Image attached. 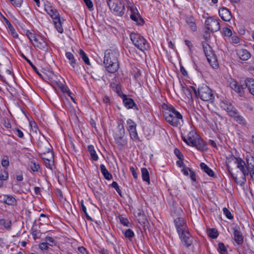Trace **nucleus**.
Wrapping results in <instances>:
<instances>
[{
  "instance_id": "obj_50",
  "label": "nucleus",
  "mask_w": 254,
  "mask_h": 254,
  "mask_svg": "<svg viewBox=\"0 0 254 254\" xmlns=\"http://www.w3.org/2000/svg\"><path fill=\"white\" fill-rule=\"evenodd\" d=\"M30 167L31 169L34 172L38 171L40 168L39 165L38 163L33 161L31 162Z\"/></svg>"
},
{
  "instance_id": "obj_49",
  "label": "nucleus",
  "mask_w": 254,
  "mask_h": 254,
  "mask_svg": "<svg viewBox=\"0 0 254 254\" xmlns=\"http://www.w3.org/2000/svg\"><path fill=\"white\" fill-rule=\"evenodd\" d=\"M223 213L228 219L231 220L233 218V216L231 214V212L226 207L223 208Z\"/></svg>"
},
{
  "instance_id": "obj_20",
  "label": "nucleus",
  "mask_w": 254,
  "mask_h": 254,
  "mask_svg": "<svg viewBox=\"0 0 254 254\" xmlns=\"http://www.w3.org/2000/svg\"><path fill=\"white\" fill-rule=\"evenodd\" d=\"M191 146H195L197 149L201 151H205L207 150V145L205 143L204 141L199 137L196 139L194 143L191 144Z\"/></svg>"
},
{
  "instance_id": "obj_33",
  "label": "nucleus",
  "mask_w": 254,
  "mask_h": 254,
  "mask_svg": "<svg viewBox=\"0 0 254 254\" xmlns=\"http://www.w3.org/2000/svg\"><path fill=\"white\" fill-rule=\"evenodd\" d=\"M233 106L230 102L227 100H224L221 101L220 103V107L226 111H228L232 109Z\"/></svg>"
},
{
  "instance_id": "obj_11",
  "label": "nucleus",
  "mask_w": 254,
  "mask_h": 254,
  "mask_svg": "<svg viewBox=\"0 0 254 254\" xmlns=\"http://www.w3.org/2000/svg\"><path fill=\"white\" fill-rule=\"evenodd\" d=\"M127 128L129 132L130 137L134 141H140L138 133L136 131V124L132 120L129 119L127 121Z\"/></svg>"
},
{
  "instance_id": "obj_4",
  "label": "nucleus",
  "mask_w": 254,
  "mask_h": 254,
  "mask_svg": "<svg viewBox=\"0 0 254 254\" xmlns=\"http://www.w3.org/2000/svg\"><path fill=\"white\" fill-rule=\"evenodd\" d=\"M166 122L174 127H181L184 124L183 116L173 106H170L163 114Z\"/></svg>"
},
{
  "instance_id": "obj_46",
  "label": "nucleus",
  "mask_w": 254,
  "mask_h": 254,
  "mask_svg": "<svg viewBox=\"0 0 254 254\" xmlns=\"http://www.w3.org/2000/svg\"><path fill=\"white\" fill-rule=\"evenodd\" d=\"M208 236L212 239H215L218 236V233L216 229H211L208 231Z\"/></svg>"
},
{
  "instance_id": "obj_27",
  "label": "nucleus",
  "mask_w": 254,
  "mask_h": 254,
  "mask_svg": "<svg viewBox=\"0 0 254 254\" xmlns=\"http://www.w3.org/2000/svg\"><path fill=\"white\" fill-rule=\"evenodd\" d=\"M134 9L135 10L132 12L131 11V13L130 15V17L132 20L135 21L138 25H141L143 24L144 20L141 17H140L139 15L134 14V13L135 12V11H137L136 8L134 7Z\"/></svg>"
},
{
  "instance_id": "obj_38",
  "label": "nucleus",
  "mask_w": 254,
  "mask_h": 254,
  "mask_svg": "<svg viewBox=\"0 0 254 254\" xmlns=\"http://www.w3.org/2000/svg\"><path fill=\"white\" fill-rule=\"evenodd\" d=\"M118 132L116 133L115 137H124L125 134V130L123 124H119L118 125Z\"/></svg>"
},
{
  "instance_id": "obj_32",
  "label": "nucleus",
  "mask_w": 254,
  "mask_h": 254,
  "mask_svg": "<svg viewBox=\"0 0 254 254\" xmlns=\"http://www.w3.org/2000/svg\"><path fill=\"white\" fill-rule=\"evenodd\" d=\"M88 150L90 153L91 159L94 161L98 160V156L95 150L94 147L92 145H89L88 146Z\"/></svg>"
},
{
  "instance_id": "obj_12",
  "label": "nucleus",
  "mask_w": 254,
  "mask_h": 254,
  "mask_svg": "<svg viewBox=\"0 0 254 254\" xmlns=\"http://www.w3.org/2000/svg\"><path fill=\"white\" fill-rule=\"evenodd\" d=\"M218 19L210 17L207 18L205 21V27L207 30L212 32L218 31L220 28Z\"/></svg>"
},
{
  "instance_id": "obj_59",
  "label": "nucleus",
  "mask_w": 254,
  "mask_h": 254,
  "mask_svg": "<svg viewBox=\"0 0 254 254\" xmlns=\"http://www.w3.org/2000/svg\"><path fill=\"white\" fill-rule=\"evenodd\" d=\"M227 169L228 170V171L231 175V177L235 180L236 181L237 177L232 173V170L233 169L230 167V166L229 164H227Z\"/></svg>"
},
{
  "instance_id": "obj_54",
  "label": "nucleus",
  "mask_w": 254,
  "mask_h": 254,
  "mask_svg": "<svg viewBox=\"0 0 254 254\" xmlns=\"http://www.w3.org/2000/svg\"><path fill=\"white\" fill-rule=\"evenodd\" d=\"M1 164L3 167H7L9 166V160L7 156H5L1 160Z\"/></svg>"
},
{
  "instance_id": "obj_16",
  "label": "nucleus",
  "mask_w": 254,
  "mask_h": 254,
  "mask_svg": "<svg viewBox=\"0 0 254 254\" xmlns=\"http://www.w3.org/2000/svg\"><path fill=\"white\" fill-rule=\"evenodd\" d=\"M33 46L37 48L42 50H46L48 49V43L41 36L38 37V39L33 42Z\"/></svg>"
},
{
  "instance_id": "obj_35",
  "label": "nucleus",
  "mask_w": 254,
  "mask_h": 254,
  "mask_svg": "<svg viewBox=\"0 0 254 254\" xmlns=\"http://www.w3.org/2000/svg\"><path fill=\"white\" fill-rule=\"evenodd\" d=\"M79 54L81 57V58L82 59L83 61L84 62V63L87 65H90V61L87 57L86 54L85 53V52L81 49H79Z\"/></svg>"
},
{
  "instance_id": "obj_64",
  "label": "nucleus",
  "mask_w": 254,
  "mask_h": 254,
  "mask_svg": "<svg viewBox=\"0 0 254 254\" xmlns=\"http://www.w3.org/2000/svg\"><path fill=\"white\" fill-rule=\"evenodd\" d=\"M189 172L190 173V178L191 180L192 181L195 182L196 180L195 173L192 170H189Z\"/></svg>"
},
{
  "instance_id": "obj_22",
  "label": "nucleus",
  "mask_w": 254,
  "mask_h": 254,
  "mask_svg": "<svg viewBox=\"0 0 254 254\" xmlns=\"http://www.w3.org/2000/svg\"><path fill=\"white\" fill-rule=\"evenodd\" d=\"M246 87H247L250 93L254 96V79L251 78H247L244 81Z\"/></svg>"
},
{
  "instance_id": "obj_21",
  "label": "nucleus",
  "mask_w": 254,
  "mask_h": 254,
  "mask_svg": "<svg viewBox=\"0 0 254 254\" xmlns=\"http://www.w3.org/2000/svg\"><path fill=\"white\" fill-rule=\"evenodd\" d=\"M65 56L68 60L70 65L74 70H76L78 68V65L73 55L70 52H66Z\"/></svg>"
},
{
  "instance_id": "obj_17",
  "label": "nucleus",
  "mask_w": 254,
  "mask_h": 254,
  "mask_svg": "<svg viewBox=\"0 0 254 254\" xmlns=\"http://www.w3.org/2000/svg\"><path fill=\"white\" fill-rule=\"evenodd\" d=\"M51 146L48 141H45L44 143L39 144V150L41 155L47 153L48 155L50 153L53 154V151L51 149Z\"/></svg>"
},
{
  "instance_id": "obj_60",
  "label": "nucleus",
  "mask_w": 254,
  "mask_h": 254,
  "mask_svg": "<svg viewBox=\"0 0 254 254\" xmlns=\"http://www.w3.org/2000/svg\"><path fill=\"white\" fill-rule=\"evenodd\" d=\"M9 32H10V34L11 35L14 37V38H16L18 37V34L16 32L14 28L13 27H11L10 28H9Z\"/></svg>"
},
{
  "instance_id": "obj_25",
  "label": "nucleus",
  "mask_w": 254,
  "mask_h": 254,
  "mask_svg": "<svg viewBox=\"0 0 254 254\" xmlns=\"http://www.w3.org/2000/svg\"><path fill=\"white\" fill-rule=\"evenodd\" d=\"M187 136L188 137V138L187 139L188 144L190 146L194 143L196 139L198 138V135L194 131H190Z\"/></svg>"
},
{
  "instance_id": "obj_31",
  "label": "nucleus",
  "mask_w": 254,
  "mask_h": 254,
  "mask_svg": "<svg viewBox=\"0 0 254 254\" xmlns=\"http://www.w3.org/2000/svg\"><path fill=\"white\" fill-rule=\"evenodd\" d=\"M115 141L120 148H122L127 144V140L124 137H115Z\"/></svg>"
},
{
  "instance_id": "obj_53",
  "label": "nucleus",
  "mask_w": 254,
  "mask_h": 254,
  "mask_svg": "<svg viewBox=\"0 0 254 254\" xmlns=\"http://www.w3.org/2000/svg\"><path fill=\"white\" fill-rule=\"evenodd\" d=\"M136 216L139 218V220L144 219V213L141 209H138L136 212Z\"/></svg>"
},
{
  "instance_id": "obj_48",
  "label": "nucleus",
  "mask_w": 254,
  "mask_h": 254,
  "mask_svg": "<svg viewBox=\"0 0 254 254\" xmlns=\"http://www.w3.org/2000/svg\"><path fill=\"white\" fill-rule=\"evenodd\" d=\"M9 1L15 7H20L22 5L23 0H9Z\"/></svg>"
},
{
  "instance_id": "obj_9",
  "label": "nucleus",
  "mask_w": 254,
  "mask_h": 254,
  "mask_svg": "<svg viewBox=\"0 0 254 254\" xmlns=\"http://www.w3.org/2000/svg\"><path fill=\"white\" fill-rule=\"evenodd\" d=\"M130 38L133 45L139 50L144 51L148 48L149 45L147 41L139 34L131 33L130 35Z\"/></svg>"
},
{
  "instance_id": "obj_58",
  "label": "nucleus",
  "mask_w": 254,
  "mask_h": 254,
  "mask_svg": "<svg viewBox=\"0 0 254 254\" xmlns=\"http://www.w3.org/2000/svg\"><path fill=\"white\" fill-rule=\"evenodd\" d=\"M85 3L86 4L87 7L90 10L92 9L93 8V3L91 0H83Z\"/></svg>"
},
{
  "instance_id": "obj_10",
  "label": "nucleus",
  "mask_w": 254,
  "mask_h": 254,
  "mask_svg": "<svg viewBox=\"0 0 254 254\" xmlns=\"http://www.w3.org/2000/svg\"><path fill=\"white\" fill-rule=\"evenodd\" d=\"M234 163L237 165V168L243 173L242 181L241 185L244 184L246 182V177L249 175V171L246 166L245 162L240 157H234Z\"/></svg>"
},
{
  "instance_id": "obj_57",
  "label": "nucleus",
  "mask_w": 254,
  "mask_h": 254,
  "mask_svg": "<svg viewBox=\"0 0 254 254\" xmlns=\"http://www.w3.org/2000/svg\"><path fill=\"white\" fill-rule=\"evenodd\" d=\"M81 208H82V211H83V212L84 213V214H85L86 217L89 219V220H91V217L88 215V213L87 212V210H86V208L85 207V206L83 204V201L82 200L81 202Z\"/></svg>"
},
{
  "instance_id": "obj_23",
  "label": "nucleus",
  "mask_w": 254,
  "mask_h": 254,
  "mask_svg": "<svg viewBox=\"0 0 254 254\" xmlns=\"http://www.w3.org/2000/svg\"><path fill=\"white\" fill-rule=\"evenodd\" d=\"M238 57L243 61H247L250 58V53L245 49H240L237 52Z\"/></svg>"
},
{
  "instance_id": "obj_26",
  "label": "nucleus",
  "mask_w": 254,
  "mask_h": 254,
  "mask_svg": "<svg viewBox=\"0 0 254 254\" xmlns=\"http://www.w3.org/2000/svg\"><path fill=\"white\" fill-rule=\"evenodd\" d=\"M3 201L4 203L9 205H13L16 203V199L13 196L10 195H4Z\"/></svg>"
},
{
  "instance_id": "obj_62",
  "label": "nucleus",
  "mask_w": 254,
  "mask_h": 254,
  "mask_svg": "<svg viewBox=\"0 0 254 254\" xmlns=\"http://www.w3.org/2000/svg\"><path fill=\"white\" fill-rule=\"evenodd\" d=\"M223 33L225 36H231L232 35V31L228 28L223 29Z\"/></svg>"
},
{
  "instance_id": "obj_43",
  "label": "nucleus",
  "mask_w": 254,
  "mask_h": 254,
  "mask_svg": "<svg viewBox=\"0 0 254 254\" xmlns=\"http://www.w3.org/2000/svg\"><path fill=\"white\" fill-rule=\"evenodd\" d=\"M124 233L125 237L130 241H131L132 238L134 236V232L130 229L126 230Z\"/></svg>"
},
{
  "instance_id": "obj_63",
  "label": "nucleus",
  "mask_w": 254,
  "mask_h": 254,
  "mask_svg": "<svg viewBox=\"0 0 254 254\" xmlns=\"http://www.w3.org/2000/svg\"><path fill=\"white\" fill-rule=\"evenodd\" d=\"M48 248V247L47 243H42L39 245V248L42 251L46 250Z\"/></svg>"
},
{
  "instance_id": "obj_28",
  "label": "nucleus",
  "mask_w": 254,
  "mask_h": 254,
  "mask_svg": "<svg viewBox=\"0 0 254 254\" xmlns=\"http://www.w3.org/2000/svg\"><path fill=\"white\" fill-rule=\"evenodd\" d=\"M123 102L126 108L128 109L132 108L133 107L137 108V105L131 98H125L123 100Z\"/></svg>"
},
{
  "instance_id": "obj_51",
  "label": "nucleus",
  "mask_w": 254,
  "mask_h": 254,
  "mask_svg": "<svg viewBox=\"0 0 254 254\" xmlns=\"http://www.w3.org/2000/svg\"><path fill=\"white\" fill-rule=\"evenodd\" d=\"M120 222L125 226H129L130 223L127 218L122 216L119 217Z\"/></svg>"
},
{
  "instance_id": "obj_24",
  "label": "nucleus",
  "mask_w": 254,
  "mask_h": 254,
  "mask_svg": "<svg viewBox=\"0 0 254 254\" xmlns=\"http://www.w3.org/2000/svg\"><path fill=\"white\" fill-rule=\"evenodd\" d=\"M49 158H44L43 162L45 166L50 169H52V166L54 163V154L50 153L48 154Z\"/></svg>"
},
{
  "instance_id": "obj_56",
  "label": "nucleus",
  "mask_w": 254,
  "mask_h": 254,
  "mask_svg": "<svg viewBox=\"0 0 254 254\" xmlns=\"http://www.w3.org/2000/svg\"><path fill=\"white\" fill-rule=\"evenodd\" d=\"M8 177V172L6 171H4L3 173H2L0 174V180L1 181H5L7 179Z\"/></svg>"
},
{
  "instance_id": "obj_5",
  "label": "nucleus",
  "mask_w": 254,
  "mask_h": 254,
  "mask_svg": "<svg viewBox=\"0 0 254 254\" xmlns=\"http://www.w3.org/2000/svg\"><path fill=\"white\" fill-rule=\"evenodd\" d=\"M201 45L207 61L210 66L214 69L217 68L218 67L217 59L211 47L205 42H202Z\"/></svg>"
},
{
  "instance_id": "obj_39",
  "label": "nucleus",
  "mask_w": 254,
  "mask_h": 254,
  "mask_svg": "<svg viewBox=\"0 0 254 254\" xmlns=\"http://www.w3.org/2000/svg\"><path fill=\"white\" fill-rule=\"evenodd\" d=\"M11 222L9 220L0 219V226H3L5 229L9 230L11 228Z\"/></svg>"
},
{
  "instance_id": "obj_45",
  "label": "nucleus",
  "mask_w": 254,
  "mask_h": 254,
  "mask_svg": "<svg viewBox=\"0 0 254 254\" xmlns=\"http://www.w3.org/2000/svg\"><path fill=\"white\" fill-rule=\"evenodd\" d=\"M217 250L221 254H227V248L222 243H219L218 244Z\"/></svg>"
},
{
  "instance_id": "obj_37",
  "label": "nucleus",
  "mask_w": 254,
  "mask_h": 254,
  "mask_svg": "<svg viewBox=\"0 0 254 254\" xmlns=\"http://www.w3.org/2000/svg\"><path fill=\"white\" fill-rule=\"evenodd\" d=\"M186 22L192 31H194L196 30V26L193 17H188L186 19Z\"/></svg>"
},
{
  "instance_id": "obj_55",
  "label": "nucleus",
  "mask_w": 254,
  "mask_h": 254,
  "mask_svg": "<svg viewBox=\"0 0 254 254\" xmlns=\"http://www.w3.org/2000/svg\"><path fill=\"white\" fill-rule=\"evenodd\" d=\"M174 153L179 159V160H183L184 156L182 154V153L180 152L179 149H178V148H175L174 149Z\"/></svg>"
},
{
  "instance_id": "obj_13",
  "label": "nucleus",
  "mask_w": 254,
  "mask_h": 254,
  "mask_svg": "<svg viewBox=\"0 0 254 254\" xmlns=\"http://www.w3.org/2000/svg\"><path fill=\"white\" fill-rule=\"evenodd\" d=\"M55 79H54L52 81V86L55 89L57 92L60 95L64 93V85L61 82L62 77L61 76H55Z\"/></svg>"
},
{
  "instance_id": "obj_19",
  "label": "nucleus",
  "mask_w": 254,
  "mask_h": 254,
  "mask_svg": "<svg viewBox=\"0 0 254 254\" xmlns=\"http://www.w3.org/2000/svg\"><path fill=\"white\" fill-rule=\"evenodd\" d=\"M183 91L185 94L189 101H193L191 93L192 91H193L194 93L197 96V90L194 87L192 86H190L189 87L187 88L183 87Z\"/></svg>"
},
{
  "instance_id": "obj_6",
  "label": "nucleus",
  "mask_w": 254,
  "mask_h": 254,
  "mask_svg": "<svg viewBox=\"0 0 254 254\" xmlns=\"http://www.w3.org/2000/svg\"><path fill=\"white\" fill-rule=\"evenodd\" d=\"M201 45L207 61L210 66L214 69L217 68L218 67L217 59L211 47L205 42H202Z\"/></svg>"
},
{
  "instance_id": "obj_30",
  "label": "nucleus",
  "mask_w": 254,
  "mask_h": 254,
  "mask_svg": "<svg viewBox=\"0 0 254 254\" xmlns=\"http://www.w3.org/2000/svg\"><path fill=\"white\" fill-rule=\"evenodd\" d=\"M100 169L102 174L106 180H110L112 179V175L109 173L104 164H101L100 165Z\"/></svg>"
},
{
  "instance_id": "obj_42",
  "label": "nucleus",
  "mask_w": 254,
  "mask_h": 254,
  "mask_svg": "<svg viewBox=\"0 0 254 254\" xmlns=\"http://www.w3.org/2000/svg\"><path fill=\"white\" fill-rule=\"evenodd\" d=\"M66 94L68 97H70L72 101L75 103V100L74 97L75 95L71 91L67 86L64 85V94Z\"/></svg>"
},
{
  "instance_id": "obj_15",
  "label": "nucleus",
  "mask_w": 254,
  "mask_h": 254,
  "mask_svg": "<svg viewBox=\"0 0 254 254\" xmlns=\"http://www.w3.org/2000/svg\"><path fill=\"white\" fill-rule=\"evenodd\" d=\"M219 15L221 19L225 21H229L232 18L231 12L228 8L225 7L220 8L219 10Z\"/></svg>"
},
{
  "instance_id": "obj_29",
  "label": "nucleus",
  "mask_w": 254,
  "mask_h": 254,
  "mask_svg": "<svg viewBox=\"0 0 254 254\" xmlns=\"http://www.w3.org/2000/svg\"><path fill=\"white\" fill-rule=\"evenodd\" d=\"M200 167L201 169L206 173L210 177H213L214 173L212 169H211L206 164L204 163H201L200 164Z\"/></svg>"
},
{
  "instance_id": "obj_61",
  "label": "nucleus",
  "mask_w": 254,
  "mask_h": 254,
  "mask_svg": "<svg viewBox=\"0 0 254 254\" xmlns=\"http://www.w3.org/2000/svg\"><path fill=\"white\" fill-rule=\"evenodd\" d=\"M56 195L59 197L60 200H62L63 198V193L61 190L59 189H56L55 190Z\"/></svg>"
},
{
  "instance_id": "obj_52",
  "label": "nucleus",
  "mask_w": 254,
  "mask_h": 254,
  "mask_svg": "<svg viewBox=\"0 0 254 254\" xmlns=\"http://www.w3.org/2000/svg\"><path fill=\"white\" fill-rule=\"evenodd\" d=\"M111 186H112V187L114 188L116 190L117 192L119 193V194L122 196V191H121V190L120 189V188H119V186L118 183L116 182H113L111 184Z\"/></svg>"
},
{
  "instance_id": "obj_34",
  "label": "nucleus",
  "mask_w": 254,
  "mask_h": 254,
  "mask_svg": "<svg viewBox=\"0 0 254 254\" xmlns=\"http://www.w3.org/2000/svg\"><path fill=\"white\" fill-rule=\"evenodd\" d=\"M142 178L143 181L146 182L148 184H150V177L148 170L143 168L141 169Z\"/></svg>"
},
{
  "instance_id": "obj_14",
  "label": "nucleus",
  "mask_w": 254,
  "mask_h": 254,
  "mask_svg": "<svg viewBox=\"0 0 254 254\" xmlns=\"http://www.w3.org/2000/svg\"><path fill=\"white\" fill-rule=\"evenodd\" d=\"M228 83L231 88L239 94L240 96H243L244 95V87H243V86L238 85L236 80L231 79L228 81Z\"/></svg>"
},
{
  "instance_id": "obj_36",
  "label": "nucleus",
  "mask_w": 254,
  "mask_h": 254,
  "mask_svg": "<svg viewBox=\"0 0 254 254\" xmlns=\"http://www.w3.org/2000/svg\"><path fill=\"white\" fill-rule=\"evenodd\" d=\"M247 165H246L248 170L253 169L254 168V158L253 156L250 155L247 156L246 158Z\"/></svg>"
},
{
  "instance_id": "obj_8",
  "label": "nucleus",
  "mask_w": 254,
  "mask_h": 254,
  "mask_svg": "<svg viewBox=\"0 0 254 254\" xmlns=\"http://www.w3.org/2000/svg\"><path fill=\"white\" fill-rule=\"evenodd\" d=\"M45 10L47 13L53 19L54 25L57 31L59 32L62 33L63 32V28L62 27L60 14L57 10L55 8L50 5H46L45 7Z\"/></svg>"
},
{
  "instance_id": "obj_40",
  "label": "nucleus",
  "mask_w": 254,
  "mask_h": 254,
  "mask_svg": "<svg viewBox=\"0 0 254 254\" xmlns=\"http://www.w3.org/2000/svg\"><path fill=\"white\" fill-rule=\"evenodd\" d=\"M234 120L241 125L246 126L248 124L245 119L240 114L237 116Z\"/></svg>"
},
{
  "instance_id": "obj_7",
  "label": "nucleus",
  "mask_w": 254,
  "mask_h": 254,
  "mask_svg": "<svg viewBox=\"0 0 254 254\" xmlns=\"http://www.w3.org/2000/svg\"><path fill=\"white\" fill-rule=\"evenodd\" d=\"M203 101L212 103L214 100V95L212 90L206 85L202 84L199 86L197 95Z\"/></svg>"
},
{
  "instance_id": "obj_2",
  "label": "nucleus",
  "mask_w": 254,
  "mask_h": 254,
  "mask_svg": "<svg viewBox=\"0 0 254 254\" xmlns=\"http://www.w3.org/2000/svg\"><path fill=\"white\" fill-rule=\"evenodd\" d=\"M119 53L116 50H107L105 52L104 64L106 70L110 73H115L119 68L118 60Z\"/></svg>"
},
{
  "instance_id": "obj_44",
  "label": "nucleus",
  "mask_w": 254,
  "mask_h": 254,
  "mask_svg": "<svg viewBox=\"0 0 254 254\" xmlns=\"http://www.w3.org/2000/svg\"><path fill=\"white\" fill-rule=\"evenodd\" d=\"M65 244L66 248L68 250L70 251L71 252H73V251H76V249L73 246V245L74 246L76 245V242L74 240L72 239L71 240V242L70 243L66 242Z\"/></svg>"
},
{
  "instance_id": "obj_18",
  "label": "nucleus",
  "mask_w": 254,
  "mask_h": 254,
  "mask_svg": "<svg viewBox=\"0 0 254 254\" xmlns=\"http://www.w3.org/2000/svg\"><path fill=\"white\" fill-rule=\"evenodd\" d=\"M233 234L235 242L238 245H242L243 243L244 239L242 233L240 229L236 227L233 228Z\"/></svg>"
},
{
  "instance_id": "obj_47",
  "label": "nucleus",
  "mask_w": 254,
  "mask_h": 254,
  "mask_svg": "<svg viewBox=\"0 0 254 254\" xmlns=\"http://www.w3.org/2000/svg\"><path fill=\"white\" fill-rule=\"evenodd\" d=\"M227 112L230 116L232 117L234 119L236 118V117L239 114L238 112L234 108L233 106L232 107V109L228 111Z\"/></svg>"
},
{
  "instance_id": "obj_1",
  "label": "nucleus",
  "mask_w": 254,
  "mask_h": 254,
  "mask_svg": "<svg viewBox=\"0 0 254 254\" xmlns=\"http://www.w3.org/2000/svg\"><path fill=\"white\" fill-rule=\"evenodd\" d=\"M174 223L181 241L187 247H190L192 244V238L188 231L186 221L183 218L178 217L174 220Z\"/></svg>"
},
{
  "instance_id": "obj_41",
  "label": "nucleus",
  "mask_w": 254,
  "mask_h": 254,
  "mask_svg": "<svg viewBox=\"0 0 254 254\" xmlns=\"http://www.w3.org/2000/svg\"><path fill=\"white\" fill-rule=\"evenodd\" d=\"M26 35L33 45V42H35V41L37 40V39H38V37L40 36L39 35L31 33L29 31H27L26 32Z\"/></svg>"
},
{
  "instance_id": "obj_3",
  "label": "nucleus",
  "mask_w": 254,
  "mask_h": 254,
  "mask_svg": "<svg viewBox=\"0 0 254 254\" xmlns=\"http://www.w3.org/2000/svg\"><path fill=\"white\" fill-rule=\"evenodd\" d=\"M110 10H113L115 15L118 16H123L126 12V7L132 12L135 10L129 0H121L115 2L113 0H106Z\"/></svg>"
}]
</instances>
